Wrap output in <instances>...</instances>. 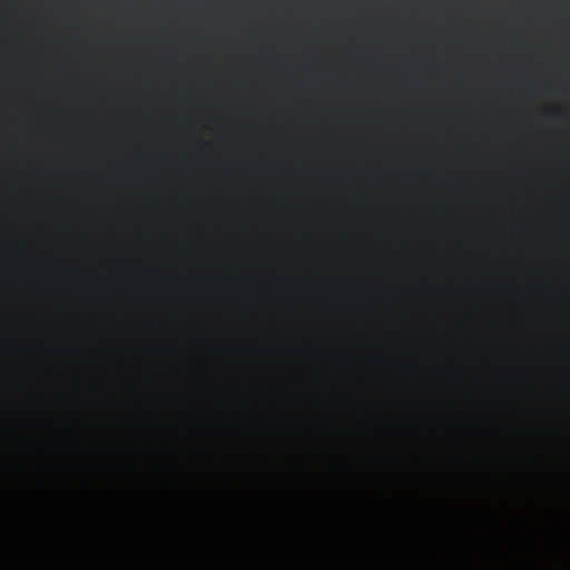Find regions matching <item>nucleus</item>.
<instances>
[{
    "instance_id": "f257e3e1",
    "label": "nucleus",
    "mask_w": 570,
    "mask_h": 570,
    "mask_svg": "<svg viewBox=\"0 0 570 570\" xmlns=\"http://www.w3.org/2000/svg\"><path fill=\"white\" fill-rule=\"evenodd\" d=\"M551 117H553L554 119H559L560 117H562V110L559 108L553 109V112H551Z\"/></svg>"
}]
</instances>
